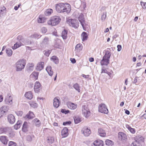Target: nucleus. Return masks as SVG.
<instances>
[{
	"label": "nucleus",
	"instance_id": "42",
	"mask_svg": "<svg viewBox=\"0 0 146 146\" xmlns=\"http://www.w3.org/2000/svg\"><path fill=\"white\" fill-rule=\"evenodd\" d=\"M34 137V136L33 135H28L26 137V139L27 141L30 142L32 141Z\"/></svg>",
	"mask_w": 146,
	"mask_h": 146
},
{
	"label": "nucleus",
	"instance_id": "23",
	"mask_svg": "<svg viewBox=\"0 0 146 146\" xmlns=\"http://www.w3.org/2000/svg\"><path fill=\"white\" fill-rule=\"evenodd\" d=\"M33 94L31 91H29L26 93L25 96L27 99L31 100L33 98Z\"/></svg>",
	"mask_w": 146,
	"mask_h": 146
},
{
	"label": "nucleus",
	"instance_id": "14",
	"mask_svg": "<svg viewBox=\"0 0 146 146\" xmlns=\"http://www.w3.org/2000/svg\"><path fill=\"white\" fill-rule=\"evenodd\" d=\"M67 105L68 108L71 110H74L77 108V104H75L70 102H67Z\"/></svg>",
	"mask_w": 146,
	"mask_h": 146
},
{
	"label": "nucleus",
	"instance_id": "10",
	"mask_svg": "<svg viewBox=\"0 0 146 146\" xmlns=\"http://www.w3.org/2000/svg\"><path fill=\"white\" fill-rule=\"evenodd\" d=\"M41 85L38 82H36L34 87V89L35 93H38L41 89Z\"/></svg>",
	"mask_w": 146,
	"mask_h": 146
},
{
	"label": "nucleus",
	"instance_id": "35",
	"mask_svg": "<svg viewBox=\"0 0 146 146\" xmlns=\"http://www.w3.org/2000/svg\"><path fill=\"white\" fill-rule=\"evenodd\" d=\"M67 31L65 29L62 31L61 36L64 39H66L67 37Z\"/></svg>",
	"mask_w": 146,
	"mask_h": 146
},
{
	"label": "nucleus",
	"instance_id": "58",
	"mask_svg": "<svg viewBox=\"0 0 146 146\" xmlns=\"http://www.w3.org/2000/svg\"><path fill=\"white\" fill-rule=\"evenodd\" d=\"M41 31L42 33H45L47 31V29L43 27L42 28Z\"/></svg>",
	"mask_w": 146,
	"mask_h": 146
},
{
	"label": "nucleus",
	"instance_id": "57",
	"mask_svg": "<svg viewBox=\"0 0 146 146\" xmlns=\"http://www.w3.org/2000/svg\"><path fill=\"white\" fill-rule=\"evenodd\" d=\"M71 123V122L70 121H66L65 122H64L63 124L64 125H68L70 124Z\"/></svg>",
	"mask_w": 146,
	"mask_h": 146
},
{
	"label": "nucleus",
	"instance_id": "16",
	"mask_svg": "<svg viewBox=\"0 0 146 146\" xmlns=\"http://www.w3.org/2000/svg\"><path fill=\"white\" fill-rule=\"evenodd\" d=\"M0 141L5 145L7 144L8 140L7 137L6 136H0Z\"/></svg>",
	"mask_w": 146,
	"mask_h": 146
},
{
	"label": "nucleus",
	"instance_id": "38",
	"mask_svg": "<svg viewBox=\"0 0 146 146\" xmlns=\"http://www.w3.org/2000/svg\"><path fill=\"white\" fill-rule=\"evenodd\" d=\"M6 52L9 56H10L12 55V51L11 49L9 48H7L6 49Z\"/></svg>",
	"mask_w": 146,
	"mask_h": 146
},
{
	"label": "nucleus",
	"instance_id": "59",
	"mask_svg": "<svg viewBox=\"0 0 146 146\" xmlns=\"http://www.w3.org/2000/svg\"><path fill=\"white\" fill-rule=\"evenodd\" d=\"M117 51H120L121 49V46L120 45H118L117 46Z\"/></svg>",
	"mask_w": 146,
	"mask_h": 146
},
{
	"label": "nucleus",
	"instance_id": "25",
	"mask_svg": "<svg viewBox=\"0 0 146 146\" xmlns=\"http://www.w3.org/2000/svg\"><path fill=\"white\" fill-rule=\"evenodd\" d=\"M46 18L41 15H40L37 19L38 22L39 23H43L46 21Z\"/></svg>",
	"mask_w": 146,
	"mask_h": 146
},
{
	"label": "nucleus",
	"instance_id": "5",
	"mask_svg": "<svg viewBox=\"0 0 146 146\" xmlns=\"http://www.w3.org/2000/svg\"><path fill=\"white\" fill-rule=\"evenodd\" d=\"M82 113L85 117H88L90 115V112L87 106L86 105H83L82 107Z\"/></svg>",
	"mask_w": 146,
	"mask_h": 146
},
{
	"label": "nucleus",
	"instance_id": "62",
	"mask_svg": "<svg viewBox=\"0 0 146 146\" xmlns=\"http://www.w3.org/2000/svg\"><path fill=\"white\" fill-rule=\"evenodd\" d=\"M137 77H135V78L134 79L133 82V83H136L137 82Z\"/></svg>",
	"mask_w": 146,
	"mask_h": 146
},
{
	"label": "nucleus",
	"instance_id": "39",
	"mask_svg": "<svg viewBox=\"0 0 146 146\" xmlns=\"http://www.w3.org/2000/svg\"><path fill=\"white\" fill-rule=\"evenodd\" d=\"M74 119L75 124H77L81 121V119L79 117H75Z\"/></svg>",
	"mask_w": 146,
	"mask_h": 146
},
{
	"label": "nucleus",
	"instance_id": "18",
	"mask_svg": "<svg viewBox=\"0 0 146 146\" xmlns=\"http://www.w3.org/2000/svg\"><path fill=\"white\" fill-rule=\"evenodd\" d=\"M13 97L11 96H9L5 100V104L8 105H11L13 103Z\"/></svg>",
	"mask_w": 146,
	"mask_h": 146
},
{
	"label": "nucleus",
	"instance_id": "60",
	"mask_svg": "<svg viewBox=\"0 0 146 146\" xmlns=\"http://www.w3.org/2000/svg\"><path fill=\"white\" fill-rule=\"evenodd\" d=\"M70 60L71 62L73 64H74L76 62V60L74 58H71L70 59Z\"/></svg>",
	"mask_w": 146,
	"mask_h": 146
},
{
	"label": "nucleus",
	"instance_id": "11",
	"mask_svg": "<svg viewBox=\"0 0 146 146\" xmlns=\"http://www.w3.org/2000/svg\"><path fill=\"white\" fill-rule=\"evenodd\" d=\"M8 121L11 124H13L15 121V118L14 116L12 114L8 115L7 117Z\"/></svg>",
	"mask_w": 146,
	"mask_h": 146
},
{
	"label": "nucleus",
	"instance_id": "64",
	"mask_svg": "<svg viewBox=\"0 0 146 146\" xmlns=\"http://www.w3.org/2000/svg\"><path fill=\"white\" fill-rule=\"evenodd\" d=\"M94 58H91L89 59V61L90 62H93L94 61Z\"/></svg>",
	"mask_w": 146,
	"mask_h": 146
},
{
	"label": "nucleus",
	"instance_id": "9",
	"mask_svg": "<svg viewBox=\"0 0 146 146\" xmlns=\"http://www.w3.org/2000/svg\"><path fill=\"white\" fill-rule=\"evenodd\" d=\"M84 16L83 14H81L78 18L79 21L80 22L83 28L84 27V26L86 24L85 21Z\"/></svg>",
	"mask_w": 146,
	"mask_h": 146
},
{
	"label": "nucleus",
	"instance_id": "2",
	"mask_svg": "<svg viewBox=\"0 0 146 146\" xmlns=\"http://www.w3.org/2000/svg\"><path fill=\"white\" fill-rule=\"evenodd\" d=\"M107 49V50L105 51V55L100 61L102 66H107L109 63L111 55V53L108 50H110V48H108Z\"/></svg>",
	"mask_w": 146,
	"mask_h": 146
},
{
	"label": "nucleus",
	"instance_id": "49",
	"mask_svg": "<svg viewBox=\"0 0 146 146\" xmlns=\"http://www.w3.org/2000/svg\"><path fill=\"white\" fill-rule=\"evenodd\" d=\"M16 143L13 141H10L9 143V146H16Z\"/></svg>",
	"mask_w": 146,
	"mask_h": 146
},
{
	"label": "nucleus",
	"instance_id": "28",
	"mask_svg": "<svg viewBox=\"0 0 146 146\" xmlns=\"http://www.w3.org/2000/svg\"><path fill=\"white\" fill-rule=\"evenodd\" d=\"M88 35L87 33L85 32H82L81 34V37H82V40L83 41L87 40L88 38Z\"/></svg>",
	"mask_w": 146,
	"mask_h": 146
},
{
	"label": "nucleus",
	"instance_id": "63",
	"mask_svg": "<svg viewBox=\"0 0 146 146\" xmlns=\"http://www.w3.org/2000/svg\"><path fill=\"white\" fill-rule=\"evenodd\" d=\"M125 113L126 114H127V115H129V113H130L129 111V110H126L125 111Z\"/></svg>",
	"mask_w": 146,
	"mask_h": 146
},
{
	"label": "nucleus",
	"instance_id": "61",
	"mask_svg": "<svg viewBox=\"0 0 146 146\" xmlns=\"http://www.w3.org/2000/svg\"><path fill=\"white\" fill-rule=\"evenodd\" d=\"M27 44H31L32 42L31 40H26Z\"/></svg>",
	"mask_w": 146,
	"mask_h": 146
},
{
	"label": "nucleus",
	"instance_id": "46",
	"mask_svg": "<svg viewBox=\"0 0 146 146\" xmlns=\"http://www.w3.org/2000/svg\"><path fill=\"white\" fill-rule=\"evenodd\" d=\"M126 127L129 130L131 133H135V130L134 129L131 128L128 125H127Z\"/></svg>",
	"mask_w": 146,
	"mask_h": 146
},
{
	"label": "nucleus",
	"instance_id": "55",
	"mask_svg": "<svg viewBox=\"0 0 146 146\" xmlns=\"http://www.w3.org/2000/svg\"><path fill=\"white\" fill-rule=\"evenodd\" d=\"M108 72L107 70L105 68H104V67H103L102 69L101 73H107Z\"/></svg>",
	"mask_w": 146,
	"mask_h": 146
},
{
	"label": "nucleus",
	"instance_id": "13",
	"mask_svg": "<svg viewBox=\"0 0 146 146\" xmlns=\"http://www.w3.org/2000/svg\"><path fill=\"white\" fill-rule=\"evenodd\" d=\"M82 131L85 136H89L91 133L90 129L86 127L84 128L82 130Z\"/></svg>",
	"mask_w": 146,
	"mask_h": 146
},
{
	"label": "nucleus",
	"instance_id": "22",
	"mask_svg": "<svg viewBox=\"0 0 146 146\" xmlns=\"http://www.w3.org/2000/svg\"><path fill=\"white\" fill-rule=\"evenodd\" d=\"M94 145L95 146H103L104 142L102 140H96L94 142Z\"/></svg>",
	"mask_w": 146,
	"mask_h": 146
},
{
	"label": "nucleus",
	"instance_id": "51",
	"mask_svg": "<svg viewBox=\"0 0 146 146\" xmlns=\"http://www.w3.org/2000/svg\"><path fill=\"white\" fill-rule=\"evenodd\" d=\"M61 112L63 113H64L65 114L68 113L70 112V111L69 110H66L65 109H62L61 110Z\"/></svg>",
	"mask_w": 146,
	"mask_h": 146
},
{
	"label": "nucleus",
	"instance_id": "53",
	"mask_svg": "<svg viewBox=\"0 0 146 146\" xmlns=\"http://www.w3.org/2000/svg\"><path fill=\"white\" fill-rule=\"evenodd\" d=\"M137 140H136L131 144V146H139V145L137 144H137H139Z\"/></svg>",
	"mask_w": 146,
	"mask_h": 146
},
{
	"label": "nucleus",
	"instance_id": "41",
	"mask_svg": "<svg viewBox=\"0 0 146 146\" xmlns=\"http://www.w3.org/2000/svg\"><path fill=\"white\" fill-rule=\"evenodd\" d=\"M49 41V39L47 37H45L42 42L41 43V44H48V42Z\"/></svg>",
	"mask_w": 146,
	"mask_h": 146
},
{
	"label": "nucleus",
	"instance_id": "33",
	"mask_svg": "<svg viewBox=\"0 0 146 146\" xmlns=\"http://www.w3.org/2000/svg\"><path fill=\"white\" fill-rule=\"evenodd\" d=\"M73 88L78 92H80V87L77 83H75L73 85Z\"/></svg>",
	"mask_w": 146,
	"mask_h": 146
},
{
	"label": "nucleus",
	"instance_id": "21",
	"mask_svg": "<svg viewBox=\"0 0 146 146\" xmlns=\"http://www.w3.org/2000/svg\"><path fill=\"white\" fill-rule=\"evenodd\" d=\"M59 100L57 98H55L53 100V106L56 108H58L59 106Z\"/></svg>",
	"mask_w": 146,
	"mask_h": 146
},
{
	"label": "nucleus",
	"instance_id": "27",
	"mask_svg": "<svg viewBox=\"0 0 146 146\" xmlns=\"http://www.w3.org/2000/svg\"><path fill=\"white\" fill-rule=\"evenodd\" d=\"M98 133L99 135L101 137H105L106 135L105 131L101 128L98 129Z\"/></svg>",
	"mask_w": 146,
	"mask_h": 146
},
{
	"label": "nucleus",
	"instance_id": "24",
	"mask_svg": "<svg viewBox=\"0 0 146 146\" xmlns=\"http://www.w3.org/2000/svg\"><path fill=\"white\" fill-rule=\"evenodd\" d=\"M38 73L37 72H34L30 75L31 78H33V80H36L38 78Z\"/></svg>",
	"mask_w": 146,
	"mask_h": 146
},
{
	"label": "nucleus",
	"instance_id": "17",
	"mask_svg": "<svg viewBox=\"0 0 146 146\" xmlns=\"http://www.w3.org/2000/svg\"><path fill=\"white\" fill-rule=\"evenodd\" d=\"M34 64L33 63H29L26 67L27 70L28 72H31L34 69Z\"/></svg>",
	"mask_w": 146,
	"mask_h": 146
},
{
	"label": "nucleus",
	"instance_id": "7",
	"mask_svg": "<svg viewBox=\"0 0 146 146\" xmlns=\"http://www.w3.org/2000/svg\"><path fill=\"white\" fill-rule=\"evenodd\" d=\"M67 23L70 26L72 27L75 28H77L78 27V23L75 19H69L67 21Z\"/></svg>",
	"mask_w": 146,
	"mask_h": 146
},
{
	"label": "nucleus",
	"instance_id": "43",
	"mask_svg": "<svg viewBox=\"0 0 146 146\" xmlns=\"http://www.w3.org/2000/svg\"><path fill=\"white\" fill-rule=\"evenodd\" d=\"M9 129V128L6 127L0 128V130L2 131V133L7 132Z\"/></svg>",
	"mask_w": 146,
	"mask_h": 146
},
{
	"label": "nucleus",
	"instance_id": "26",
	"mask_svg": "<svg viewBox=\"0 0 146 146\" xmlns=\"http://www.w3.org/2000/svg\"><path fill=\"white\" fill-rule=\"evenodd\" d=\"M32 122L37 127L39 126L41 124L40 121L37 118H35L34 119Z\"/></svg>",
	"mask_w": 146,
	"mask_h": 146
},
{
	"label": "nucleus",
	"instance_id": "47",
	"mask_svg": "<svg viewBox=\"0 0 146 146\" xmlns=\"http://www.w3.org/2000/svg\"><path fill=\"white\" fill-rule=\"evenodd\" d=\"M81 1L79 0H78L74 2V4L77 7H79L80 5Z\"/></svg>",
	"mask_w": 146,
	"mask_h": 146
},
{
	"label": "nucleus",
	"instance_id": "12",
	"mask_svg": "<svg viewBox=\"0 0 146 146\" xmlns=\"http://www.w3.org/2000/svg\"><path fill=\"white\" fill-rule=\"evenodd\" d=\"M44 63L41 62L38 63L36 66V69L37 70L40 71L42 70L44 67Z\"/></svg>",
	"mask_w": 146,
	"mask_h": 146
},
{
	"label": "nucleus",
	"instance_id": "52",
	"mask_svg": "<svg viewBox=\"0 0 146 146\" xmlns=\"http://www.w3.org/2000/svg\"><path fill=\"white\" fill-rule=\"evenodd\" d=\"M45 53H44V55L46 56H48L49 55L50 53L51 52V51L50 50H46L45 51Z\"/></svg>",
	"mask_w": 146,
	"mask_h": 146
},
{
	"label": "nucleus",
	"instance_id": "45",
	"mask_svg": "<svg viewBox=\"0 0 146 146\" xmlns=\"http://www.w3.org/2000/svg\"><path fill=\"white\" fill-rule=\"evenodd\" d=\"M105 143L106 145H110L113 144V142L109 139H107L106 140Z\"/></svg>",
	"mask_w": 146,
	"mask_h": 146
},
{
	"label": "nucleus",
	"instance_id": "37",
	"mask_svg": "<svg viewBox=\"0 0 146 146\" xmlns=\"http://www.w3.org/2000/svg\"><path fill=\"white\" fill-rule=\"evenodd\" d=\"M29 104L33 108H36L38 106V104L34 102H30Z\"/></svg>",
	"mask_w": 146,
	"mask_h": 146
},
{
	"label": "nucleus",
	"instance_id": "50",
	"mask_svg": "<svg viewBox=\"0 0 146 146\" xmlns=\"http://www.w3.org/2000/svg\"><path fill=\"white\" fill-rule=\"evenodd\" d=\"M106 17V13H104L102 16L101 19L102 21H104Z\"/></svg>",
	"mask_w": 146,
	"mask_h": 146
},
{
	"label": "nucleus",
	"instance_id": "30",
	"mask_svg": "<svg viewBox=\"0 0 146 146\" xmlns=\"http://www.w3.org/2000/svg\"><path fill=\"white\" fill-rule=\"evenodd\" d=\"M22 124V122L21 121H18L16 124L14 126V127L15 129H17L20 128Z\"/></svg>",
	"mask_w": 146,
	"mask_h": 146
},
{
	"label": "nucleus",
	"instance_id": "31",
	"mask_svg": "<svg viewBox=\"0 0 146 146\" xmlns=\"http://www.w3.org/2000/svg\"><path fill=\"white\" fill-rule=\"evenodd\" d=\"M82 44H78L76 46L75 50L77 52H79L82 50Z\"/></svg>",
	"mask_w": 146,
	"mask_h": 146
},
{
	"label": "nucleus",
	"instance_id": "19",
	"mask_svg": "<svg viewBox=\"0 0 146 146\" xmlns=\"http://www.w3.org/2000/svg\"><path fill=\"white\" fill-rule=\"evenodd\" d=\"M68 129L67 128L65 127L63 128L61 131V135L63 137H66L68 135Z\"/></svg>",
	"mask_w": 146,
	"mask_h": 146
},
{
	"label": "nucleus",
	"instance_id": "48",
	"mask_svg": "<svg viewBox=\"0 0 146 146\" xmlns=\"http://www.w3.org/2000/svg\"><path fill=\"white\" fill-rule=\"evenodd\" d=\"M6 8L4 7H3L2 9L0 10V11L1 13V14H3L6 13Z\"/></svg>",
	"mask_w": 146,
	"mask_h": 146
},
{
	"label": "nucleus",
	"instance_id": "1",
	"mask_svg": "<svg viewBox=\"0 0 146 146\" xmlns=\"http://www.w3.org/2000/svg\"><path fill=\"white\" fill-rule=\"evenodd\" d=\"M56 9L59 13L66 12L68 13L71 11V6L67 3H60L56 5Z\"/></svg>",
	"mask_w": 146,
	"mask_h": 146
},
{
	"label": "nucleus",
	"instance_id": "6",
	"mask_svg": "<svg viewBox=\"0 0 146 146\" xmlns=\"http://www.w3.org/2000/svg\"><path fill=\"white\" fill-rule=\"evenodd\" d=\"M27 44L26 40L25 39H21L19 41L17 42L14 46H12V48L13 49H15L20 46Z\"/></svg>",
	"mask_w": 146,
	"mask_h": 146
},
{
	"label": "nucleus",
	"instance_id": "44",
	"mask_svg": "<svg viewBox=\"0 0 146 146\" xmlns=\"http://www.w3.org/2000/svg\"><path fill=\"white\" fill-rule=\"evenodd\" d=\"M47 140L48 143H51L54 141V138L53 137H48Z\"/></svg>",
	"mask_w": 146,
	"mask_h": 146
},
{
	"label": "nucleus",
	"instance_id": "20",
	"mask_svg": "<svg viewBox=\"0 0 146 146\" xmlns=\"http://www.w3.org/2000/svg\"><path fill=\"white\" fill-rule=\"evenodd\" d=\"M46 70L50 76H52L53 74V71L52 69V67L50 66H48L46 67Z\"/></svg>",
	"mask_w": 146,
	"mask_h": 146
},
{
	"label": "nucleus",
	"instance_id": "34",
	"mask_svg": "<svg viewBox=\"0 0 146 146\" xmlns=\"http://www.w3.org/2000/svg\"><path fill=\"white\" fill-rule=\"evenodd\" d=\"M51 60L55 64H57L58 63V59L56 56H52L51 58Z\"/></svg>",
	"mask_w": 146,
	"mask_h": 146
},
{
	"label": "nucleus",
	"instance_id": "32",
	"mask_svg": "<svg viewBox=\"0 0 146 146\" xmlns=\"http://www.w3.org/2000/svg\"><path fill=\"white\" fill-rule=\"evenodd\" d=\"M53 12L52 9H48L44 12V14L46 16L50 15Z\"/></svg>",
	"mask_w": 146,
	"mask_h": 146
},
{
	"label": "nucleus",
	"instance_id": "54",
	"mask_svg": "<svg viewBox=\"0 0 146 146\" xmlns=\"http://www.w3.org/2000/svg\"><path fill=\"white\" fill-rule=\"evenodd\" d=\"M141 5L142 6V8L143 9H145L146 8V2L145 3L141 1Z\"/></svg>",
	"mask_w": 146,
	"mask_h": 146
},
{
	"label": "nucleus",
	"instance_id": "56",
	"mask_svg": "<svg viewBox=\"0 0 146 146\" xmlns=\"http://www.w3.org/2000/svg\"><path fill=\"white\" fill-rule=\"evenodd\" d=\"M16 113L18 116H21L23 114V112L21 111H17Z\"/></svg>",
	"mask_w": 146,
	"mask_h": 146
},
{
	"label": "nucleus",
	"instance_id": "8",
	"mask_svg": "<svg viewBox=\"0 0 146 146\" xmlns=\"http://www.w3.org/2000/svg\"><path fill=\"white\" fill-rule=\"evenodd\" d=\"M99 111L102 113L107 114L108 111L106 105L104 104H101L99 106Z\"/></svg>",
	"mask_w": 146,
	"mask_h": 146
},
{
	"label": "nucleus",
	"instance_id": "29",
	"mask_svg": "<svg viewBox=\"0 0 146 146\" xmlns=\"http://www.w3.org/2000/svg\"><path fill=\"white\" fill-rule=\"evenodd\" d=\"M35 117V115L32 112L29 111L26 115V117L28 119H32Z\"/></svg>",
	"mask_w": 146,
	"mask_h": 146
},
{
	"label": "nucleus",
	"instance_id": "36",
	"mask_svg": "<svg viewBox=\"0 0 146 146\" xmlns=\"http://www.w3.org/2000/svg\"><path fill=\"white\" fill-rule=\"evenodd\" d=\"M27 123L25 122L23 125L22 130L24 132H26L27 131Z\"/></svg>",
	"mask_w": 146,
	"mask_h": 146
},
{
	"label": "nucleus",
	"instance_id": "3",
	"mask_svg": "<svg viewBox=\"0 0 146 146\" xmlns=\"http://www.w3.org/2000/svg\"><path fill=\"white\" fill-rule=\"evenodd\" d=\"M26 63L24 62V59H21L18 60L15 63V65L17 71H22L25 68Z\"/></svg>",
	"mask_w": 146,
	"mask_h": 146
},
{
	"label": "nucleus",
	"instance_id": "15",
	"mask_svg": "<svg viewBox=\"0 0 146 146\" xmlns=\"http://www.w3.org/2000/svg\"><path fill=\"white\" fill-rule=\"evenodd\" d=\"M9 109V108L8 106L6 105L3 106L0 108V113L4 114L7 112Z\"/></svg>",
	"mask_w": 146,
	"mask_h": 146
},
{
	"label": "nucleus",
	"instance_id": "4",
	"mask_svg": "<svg viewBox=\"0 0 146 146\" xmlns=\"http://www.w3.org/2000/svg\"><path fill=\"white\" fill-rule=\"evenodd\" d=\"M61 19L59 16H54L51 17L48 21V24L52 26L57 25L59 23Z\"/></svg>",
	"mask_w": 146,
	"mask_h": 146
},
{
	"label": "nucleus",
	"instance_id": "40",
	"mask_svg": "<svg viewBox=\"0 0 146 146\" xmlns=\"http://www.w3.org/2000/svg\"><path fill=\"white\" fill-rule=\"evenodd\" d=\"M41 35L37 33H35L33 35H32L31 37L32 38H39L41 36Z\"/></svg>",
	"mask_w": 146,
	"mask_h": 146
}]
</instances>
